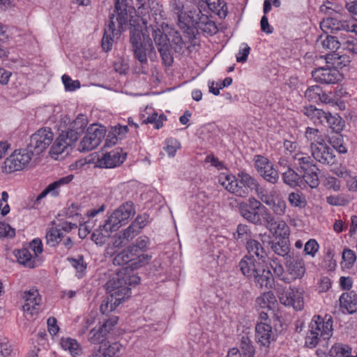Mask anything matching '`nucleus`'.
Segmentation results:
<instances>
[{
    "label": "nucleus",
    "mask_w": 357,
    "mask_h": 357,
    "mask_svg": "<svg viewBox=\"0 0 357 357\" xmlns=\"http://www.w3.org/2000/svg\"><path fill=\"white\" fill-rule=\"evenodd\" d=\"M130 40L132 45V50L135 57L142 63H147L146 50L150 48L153 50V43L151 38L152 30L155 27L152 24H129Z\"/></svg>",
    "instance_id": "f257e3e1"
},
{
    "label": "nucleus",
    "mask_w": 357,
    "mask_h": 357,
    "mask_svg": "<svg viewBox=\"0 0 357 357\" xmlns=\"http://www.w3.org/2000/svg\"><path fill=\"white\" fill-rule=\"evenodd\" d=\"M140 282V278L135 274H131L128 270H120L117 271L106 283L107 292L119 295L124 298L130 295V286H135Z\"/></svg>",
    "instance_id": "f03ea898"
},
{
    "label": "nucleus",
    "mask_w": 357,
    "mask_h": 357,
    "mask_svg": "<svg viewBox=\"0 0 357 357\" xmlns=\"http://www.w3.org/2000/svg\"><path fill=\"white\" fill-rule=\"evenodd\" d=\"M151 259L152 256L148 254L136 253V248L129 245L114 257L113 263L118 266L128 265L123 270L130 268L132 271L148 264Z\"/></svg>",
    "instance_id": "7ed1b4c3"
},
{
    "label": "nucleus",
    "mask_w": 357,
    "mask_h": 357,
    "mask_svg": "<svg viewBox=\"0 0 357 357\" xmlns=\"http://www.w3.org/2000/svg\"><path fill=\"white\" fill-rule=\"evenodd\" d=\"M169 6L172 15L178 22H213L209 20L208 15L202 14L198 8L183 12L184 6L180 0H170Z\"/></svg>",
    "instance_id": "20e7f679"
},
{
    "label": "nucleus",
    "mask_w": 357,
    "mask_h": 357,
    "mask_svg": "<svg viewBox=\"0 0 357 357\" xmlns=\"http://www.w3.org/2000/svg\"><path fill=\"white\" fill-rule=\"evenodd\" d=\"M33 155L28 147L15 150L4 161L2 166L3 172L9 174L26 168L29 166Z\"/></svg>",
    "instance_id": "39448f33"
},
{
    "label": "nucleus",
    "mask_w": 357,
    "mask_h": 357,
    "mask_svg": "<svg viewBox=\"0 0 357 357\" xmlns=\"http://www.w3.org/2000/svg\"><path fill=\"white\" fill-rule=\"evenodd\" d=\"M53 139L50 128H40L31 136L27 147L34 155H39L52 144Z\"/></svg>",
    "instance_id": "423d86ee"
},
{
    "label": "nucleus",
    "mask_w": 357,
    "mask_h": 357,
    "mask_svg": "<svg viewBox=\"0 0 357 357\" xmlns=\"http://www.w3.org/2000/svg\"><path fill=\"white\" fill-rule=\"evenodd\" d=\"M135 214V210L133 203L127 202L114 210L105 222H107L114 231H116L121 226L126 225L128 220Z\"/></svg>",
    "instance_id": "0eeeda50"
},
{
    "label": "nucleus",
    "mask_w": 357,
    "mask_h": 357,
    "mask_svg": "<svg viewBox=\"0 0 357 357\" xmlns=\"http://www.w3.org/2000/svg\"><path fill=\"white\" fill-rule=\"evenodd\" d=\"M105 135L103 127L93 124L87 128L86 133L79 144V151L86 152L100 145Z\"/></svg>",
    "instance_id": "6e6552de"
},
{
    "label": "nucleus",
    "mask_w": 357,
    "mask_h": 357,
    "mask_svg": "<svg viewBox=\"0 0 357 357\" xmlns=\"http://www.w3.org/2000/svg\"><path fill=\"white\" fill-rule=\"evenodd\" d=\"M277 295L280 302L296 310H301L303 307V298L301 291L291 287H279L277 289Z\"/></svg>",
    "instance_id": "1a4fd4ad"
},
{
    "label": "nucleus",
    "mask_w": 357,
    "mask_h": 357,
    "mask_svg": "<svg viewBox=\"0 0 357 357\" xmlns=\"http://www.w3.org/2000/svg\"><path fill=\"white\" fill-rule=\"evenodd\" d=\"M132 13H135V9L128 6V0H115L114 10L109 14L110 22L114 19L117 22H136Z\"/></svg>",
    "instance_id": "9d476101"
},
{
    "label": "nucleus",
    "mask_w": 357,
    "mask_h": 357,
    "mask_svg": "<svg viewBox=\"0 0 357 357\" xmlns=\"http://www.w3.org/2000/svg\"><path fill=\"white\" fill-rule=\"evenodd\" d=\"M285 267L287 271V284L302 278L305 273L304 261L298 256H288L286 258Z\"/></svg>",
    "instance_id": "9b49d317"
},
{
    "label": "nucleus",
    "mask_w": 357,
    "mask_h": 357,
    "mask_svg": "<svg viewBox=\"0 0 357 357\" xmlns=\"http://www.w3.org/2000/svg\"><path fill=\"white\" fill-rule=\"evenodd\" d=\"M152 26L158 27L164 36H167L169 47L171 46L176 52H183L185 43L180 33L169 24H152Z\"/></svg>",
    "instance_id": "f8f14e48"
},
{
    "label": "nucleus",
    "mask_w": 357,
    "mask_h": 357,
    "mask_svg": "<svg viewBox=\"0 0 357 357\" xmlns=\"http://www.w3.org/2000/svg\"><path fill=\"white\" fill-rule=\"evenodd\" d=\"M312 76L315 81L324 84H334L342 79L336 68H318L312 72Z\"/></svg>",
    "instance_id": "ddd939ff"
},
{
    "label": "nucleus",
    "mask_w": 357,
    "mask_h": 357,
    "mask_svg": "<svg viewBox=\"0 0 357 357\" xmlns=\"http://www.w3.org/2000/svg\"><path fill=\"white\" fill-rule=\"evenodd\" d=\"M151 30L152 38H153L163 62L167 66H171L173 62V59L169 52L167 36H164L162 31H160L158 27Z\"/></svg>",
    "instance_id": "4468645a"
},
{
    "label": "nucleus",
    "mask_w": 357,
    "mask_h": 357,
    "mask_svg": "<svg viewBox=\"0 0 357 357\" xmlns=\"http://www.w3.org/2000/svg\"><path fill=\"white\" fill-rule=\"evenodd\" d=\"M255 167L258 173L268 182L275 184L278 182L279 175L273 165L266 158L258 156L255 160Z\"/></svg>",
    "instance_id": "2eb2a0df"
},
{
    "label": "nucleus",
    "mask_w": 357,
    "mask_h": 357,
    "mask_svg": "<svg viewBox=\"0 0 357 357\" xmlns=\"http://www.w3.org/2000/svg\"><path fill=\"white\" fill-rule=\"evenodd\" d=\"M312 155L320 163L324 165H333L335 161L333 150L323 141L320 144H315L311 149Z\"/></svg>",
    "instance_id": "dca6fc26"
},
{
    "label": "nucleus",
    "mask_w": 357,
    "mask_h": 357,
    "mask_svg": "<svg viewBox=\"0 0 357 357\" xmlns=\"http://www.w3.org/2000/svg\"><path fill=\"white\" fill-rule=\"evenodd\" d=\"M23 299L24 300V304L22 305L23 311L31 317L37 314L41 303V297L39 296L38 290L32 288L24 291Z\"/></svg>",
    "instance_id": "f3484780"
},
{
    "label": "nucleus",
    "mask_w": 357,
    "mask_h": 357,
    "mask_svg": "<svg viewBox=\"0 0 357 357\" xmlns=\"http://www.w3.org/2000/svg\"><path fill=\"white\" fill-rule=\"evenodd\" d=\"M264 219L266 223V227L272 232L274 235L286 238L288 237L289 227L287 223L282 220H277L271 213H268L264 217Z\"/></svg>",
    "instance_id": "a211bd4d"
},
{
    "label": "nucleus",
    "mask_w": 357,
    "mask_h": 357,
    "mask_svg": "<svg viewBox=\"0 0 357 357\" xmlns=\"http://www.w3.org/2000/svg\"><path fill=\"white\" fill-rule=\"evenodd\" d=\"M332 327L333 321L331 317L324 321L320 316L314 317L309 326L310 330L317 332L319 335L323 336L324 339H328L331 335Z\"/></svg>",
    "instance_id": "6ab92c4d"
},
{
    "label": "nucleus",
    "mask_w": 357,
    "mask_h": 357,
    "mask_svg": "<svg viewBox=\"0 0 357 357\" xmlns=\"http://www.w3.org/2000/svg\"><path fill=\"white\" fill-rule=\"evenodd\" d=\"M73 175H68L48 185L40 195L36 197L35 204L38 203L47 195L52 197H57L59 195L61 187L70 183L73 181Z\"/></svg>",
    "instance_id": "aec40b11"
},
{
    "label": "nucleus",
    "mask_w": 357,
    "mask_h": 357,
    "mask_svg": "<svg viewBox=\"0 0 357 357\" xmlns=\"http://www.w3.org/2000/svg\"><path fill=\"white\" fill-rule=\"evenodd\" d=\"M219 182L226 190L236 196L245 197L249 193L247 188L238 187V179L233 175L222 174L219 178Z\"/></svg>",
    "instance_id": "412c9836"
},
{
    "label": "nucleus",
    "mask_w": 357,
    "mask_h": 357,
    "mask_svg": "<svg viewBox=\"0 0 357 357\" xmlns=\"http://www.w3.org/2000/svg\"><path fill=\"white\" fill-rule=\"evenodd\" d=\"M88 120L85 115L79 114L77 118L70 124L69 128L64 132L73 142H76L79 137L84 132L87 126Z\"/></svg>",
    "instance_id": "4be33fe9"
},
{
    "label": "nucleus",
    "mask_w": 357,
    "mask_h": 357,
    "mask_svg": "<svg viewBox=\"0 0 357 357\" xmlns=\"http://www.w3.org/2000/svg\"><path fill=\"white\" fill-rule=\"evenodd\" d=\"M75 142L71 140L64 132H62L56 138L55 142L51 146L50 154L52 158H56L60 154L66 151L68 153V149L70 148Z\"/></svg>",
    "instance_id": "5701e85b"
},
{
    "label": "nucleus",
    "mask_w": 357,
    "mask_h": 357,
    "mask_svg": "<svg viewBox=\"0 0 357 357\" xmlns=\"http://www.w3.org/2000/svg\"><path fill=\"white\" fill-rule=\"evenodd\" d=\"M255 338L257 342L261 345L268 346L274 340L272 327L266 323H258L255 327Z\"/></svg>",
    "instance_id": "b1692460"
},
{
    "label": "nucleus",
    "mask_w": 357,
    "mask_h": 357,
    "mask_svg": "<svg viewBox=\"0 0 357 357\" xmlns=\"http://www.w3.org/2000/svg\"><path fill=\"white\" fill-rule=\"evenodd\" d=\"M123 24H108L105 28V33L102 39V47L105 52L112 49L113 37L119 36Z\"/></svg>",
    "instance_id": "393cba45"
},
{
    "label": "nucleus",
    "mask_w": 357,
    "mask_h": 357,
    "mask_svg": "<svg viewBox=\"0 0 357 357\" xmlns=\"http://www.w3.org/2000/svg\"><path fill=\"white\" fill-rule=\"evenodd\" d=\"M238 267L243 275L252 278L255 274H257L259 268V263H257L253 256H245L240 261Z\"/></svg>",
    "instance_id": "a878e982"
},
{
    "label": "nucleus",
    "mask_w": 357,
    "mask_h": 357,
    "mask_svg": "<svg viewBox=\"0 0 357 357\" xmlns=\"http://www.w3.org/2000/svg\"><path fill=\"white\" fill-rule=\"evenodd\" d=\"M125 158L121 151L116 149L104 154L100 163L107 168H112L123 163Z\"/></svg>",
    "instance_id": "bb28decb"
},
{
    "label": "nucleus",
    "mask_w": 357,
    "mask_h": 357,
    "mask_svg": "<svg viewBox=\"0 0 357 357\" xmlns=\"http://www.w3.org/2000/svg\"><path fill=\"white\" fill-rule=\"evenodd\" d=\"M340 306L347 310L348 313L357 312V294L355 291L344 293L340 297Z\"/></svg>",
    "instance_id": "cd10ccee"
},
{
    "label": "nucleus",
    "mask_w": 357,
    "mask_h": 357,
    "mask_svg": "<svg viewBox=\"0 0 357 357\" xmlns=\"http://www.w3.org/2000/svg\"><path fill=\"white\" fill-rule=\"evenodd\" d=\"M252 278L255 283L260 287L270 289L273 284V273L269 269L259 268L257 271V274H255Z\"/></svg>",
    "instance_id": "c85d7f7f"
},
{
    "label": "nucleus",
    "mask_w": 357,
    "mask_h": 357,
    "mask_svg": "<svg viewBox=\"0 0 357 357\" xmlns=\"http://www.w3.org/2000/svg\"><path fill=\"white\" fill-rule=\"evenodd\" d=\"M108 293L110 296L105 298L100 306V311L102 314H107L114 311L121 301L124 299L123 296H119V295H113L112 292Z\"/></svg>",
    "instance_id": "c756f323"
},
{
    "label": "nucleus",
    "mask_w": 357,
    "mask_h": 357,
    "mask_svg": "<svg viewBox=\"0 0 357 357\" xmlns=\"http://www.w3.org/2000/svg\"><path fill=\"white\" fill-rule=\"evenodd\" d=\"M113 231H115L105 222L103 225L100 226L99 229L92 234L91 238L96 244L102 245L106 242Z\"/></svg>",
    "instance_id": "7c9ffc66"
},
{
    "label": "nucleus",
    "mask_w": 357,
    "mask_h": 357,
    "mask_svg": "<svg viewBox=\"0 0 357 357\" xmlns=\"http://www.w3.org/2000/svg\"><path fill=\"white\" fill-rule=\"evenodd\" d=\"M305 97L309 100L314 102H328L329 97L327 94L324 93L322 89L318 85H314L309 87L305 93Z\"/></svg>",
    "instance_id": "2f4dec72"
},
{
    "label": "nucleus",
    "mask_w": 357,
    "mask_h": 357,
    "mask_svg": "<svg viewBox=\"0 0 357 357\" xmlns=\"http://www.w3.org/2000/svg\"><path fill=\"white\" fill-rule=\"evenodd\" d=\"M246 248L248 252V256L255 255L259 260L265 262L266 252L259 242L254 239H250L247 241Z\"/></svg>",
    "instance_id": "473e14b6"
},
{
    "label": "nucleus",
    "mask_w": 357,
    "mask_h": 357,
    "mask_svg": "<svg viewBox=\"0 0 357 357\" xmlns=\"http://www.w3.org/2000/svg\"><path fill=\"white\" fill-rule=\"evenodd\" d=\"M320 28L326 33H336L337 31L344 29L347 31L354 32L357 34V24H319Z\"/></svg>",
    "instance_id": "72a5a7b5"
},
{
    "label": "nucleus",
    "mask_w": 357,
    "mask_h": 357,
    "mask_svg": "<svg viewBox=\"0 0 357 357\" xmlns=\"http://www.w3.org/2000/svg\"><path fill=\"white\" fill-rule=\"evenodd\" d=\"M121 349V345L118 342H114L108 345L105 344L92 355V357H114Z\"/></svg>",
    "instance_id": "f704fd0d"
},
{
    "label": "nucleus",
    "mask_w": 357,
    "mask_h": 357,
    "mask_svg": "<svg viewBox=\"0 0 357 357\" xmlns=\"http://www.w3.org/2000/svg\"><path fill=\"white\" fill-rule=\"evenodd\" d=\"M239 213L242 217L249 222L259 225L261 224V218L257 211L250 209L246 203H241L239 206Z\"/></svg>",
    "instance_id": "c9c22d12"
},
{
    "label": "nucleus",
    "mask_w": 357,
    "mask_h": 357,
    "mask_svg": "<svg viewBox=\"0 0 357 357\" xmlns=\"http://www.w3.org/2000/svg\"><path fill=\"white\" fill-rule=\"evenodd\" d=\"M323 125L329 127L335 132L338 133L342 130L344 123L339 115L333 116L331 113H327Z\"/></svg>",
    "instance_id": "e433bc0d"
},
{
    "label": "nucleus",
    "mask_w": 357,
    "mask_h": 357,
    "mask_svg": "<svg viewBox=\"0 0 357 357\" xmlns=\"http://www.w3.org/2000/svg\"><path fill=\"white\" fill-rule=\"evenodd\" d=\"M17 261L20 264L29 268L36 266V257H33L29 249L23 248L17 251L16 254Z\"/></svg>",
    "instance_id": "4c0bfd02"
},
{
    "label": "nucleus",
    "mask_w": 357,
    "mask_h": 357,
    "mask_svg": "<svg viewBox=\"0 0 357 357\" xmlns=\"http://www.w3.org/2000/svg\"><path fill=\"white\" fill-rule=\"evenodd\" d=\"M304 113L310 119H312L314 123H319L323 125L324 119H326L327 112L323 109H317L313 106H310L304 109Z\"/></svg>",
    "instance_id": "58836bf2"
},
{
    "label": "nucleus",
    "mask_w": 357,
    "mask_h": 357,
    "mask_svg": "<svg viewBox=\"0 0 357 357\" xmlns=\"http://www.w3.org/2000/svg\"><path fill=\"white\" fill-rule=\"evenodd\" d=\"M61 346L65 350L69 351L72 356H78L81 353V348L76 340L70 337H63L61 340Z\"/></svg>",
    "instance_id": "ea45409f"
},
{
    "label": "nucleus",
    "mask_w": 357,
    "mask_h": 357,
    "mask_svg": "<svg viewBox=\"0 0 357 357\" xmlns=\"http://www.w3.org/2000/svg\"><path fill=\"white\" fill-rule=\"evenodd\" d=\"M209 9L215 13L220 20L225 18L227 15V6L220 0H204Z\"/></svg>",
    "instance_id": "a19ab883"
},
{
    "label": "nucleus",
    "mask_w": 357,
    "mask_h": 357,
    "mask_svg": "<svg viewBox=\"0 0 357 357\" xmlns=\"http://www.w3.org/2000/svg\"><path fill=\"white\" fill-rule=\"evenodd\" d=\"M331 355L333 357H357L351 354V348L346 344H336L331 349Z\"/></svg>",
    "instance_id": "79ce46f5"
},
{
    "label": "nucleus",
    "mask_w": 357,
    "mask_h": 357,
    "mask_svg": "<svg viewBox=\"0 0 357 357\" xmlns=\"http://www.w3.org/2000/svg\"><path fill=\"white\" fill-rule=\"evenodd\" d=\"M317 167L303 172L302 177L305 182L311 188H315L319 185V179L317 171Z\"/></svg>",
    "instance_id": "37998d69"
},
{
    "label": "nucleus",
    "mask_w": 357,
    "mask_h": 357,
    "mask_svg": "<svg viewBox=\"0 0 357 357\" xmlns=\"http://www.w3.org/2000/svg\"><path fill=\"white\" fill-rule=\"evenodd\" d=\"M269 206L275 215L280 216L284 215L287 209L286 202L279 194L274 198Z\"/></svg>",
    "instance_id": "c03bdc74"
},
{
    "label": "nucleus",
    "mask_w": 357,
    "mask_h": 357,
    "mask_svg": "<svg viewBox=\"0 0 357 357\" xmlns=\"http://www.w3.org/2000/svg\"><path fill=\"white\" fill-rule=\"evenodd\" d=\"M282 179L285 184L295 187L298 185L301 177L298 173L290 167L282 173Z\"/></svg>",
    "instance_id": "a18cd8bd"
},
{
    "label": "nucleus",
    "mask_w": 357,
    "mask_h": 357,
    "mask_svg": "<svg viewBox=\"0 0 357 357\" xmlns=\"http://www.w3.org/2000/svg\"><path fill=\"white\" fill-rule=\"evenodd\" d=\"M288 201L294 206L303 208L307 205V201L305 196L300 192H292L289 194Z\"/></svg>",
    "instance_id": "49530a36"
},
{
    "label": "nucleus",
    "mask_w": 357,
    "mask_h": 357,
    "mask_svg": "<svg viewBox=\"0 0 357 357\" xmlns=\"http://www.w3.org/2000/svg\"><path fill=\"white\" fill-rule=\"evenodd\" d=\"M294 159L297 161L302 172L311 168L313 169L314 167L316 166L314 164H313V160L310 156L302 153L296 154Z\"/></svg>",
    "instance_id": "de8ad7c7"
},
{
    "label": "nucleus",
    "mask_w": 357,
    "mask_h": 357,
    "mask_svg": "<svg viewBox=\"0 0 357 357\" xmlns=\"http://www.w3.org/2000/svg\"><path fill=\"white\" fill-rule=\"evenodd\" d=\"M63 236V232L59 228H51L46 234V242L51 246H55Z\"/></svg>",
    "instance_id": "09e8293b"
},
{
    "label": "nucleus",
    "mask_w": 357,
    "mask_h": 357,
    "mask_svg": "<svg viewBox=\"0 0 357 357\" xmlns=\"http://www.w3.org/2000/svg\"><path fill=\"white\" fill-rule=\"evenodd\" d=\"M305 137L310 142V149H312L316 144H320L324 141V138L319 135L318 129L307 127L305 130Z\"/></svg>",
    "instance_id": "8fccbe9b"
},
{
    "label": "nucleus",
    "mask_w": 357,
    "mask_h": 357,
    "mask_svg": "<svg viewBox=\"0 0 357 357\" xmlns=\"http://www.w3.org/2000/svg\"><path fill=\"white\" fill-rule=\"evenodd\" d=\"M258 198L267 206H269L274 198L278 194L275 190L268 192L262 188H258L256 190Z\"/></svg>",
    "instance_id": "3c124183"
},
{
    "label": "nucleus",
    "mask_w": 357,
    "mask_h": 357,
    "mask_svg": "<svg viewBox=\"0 0 357 357\" xmlns=\"http://www.w3.org/2000/svg\"><path fill=\"white\" fill-rule=\"evenodd\" d=\"M238 177L240 178L241 183L247 188L248 190L250 188V190H255L256 191L257 189L259 187L257 181L245 172L239 173Z\"/></svg>",
    "instance_id": "603ef678"
},
{
    "label": "nucleus",
    "mask_w": 357,
    "mask_h": 357,
    "mask_svg": "<svg viewBox=\"0 0 357 357\" xmlns=\"http://www.w3.org/2000/svg\"><path fill=\"white\" fill-rule=\"evenodd\" d=\"M271 249L278 255L285 257L289 252V247L285 238L273 243Z\"/></svg>",
    "instance_id": "864d4df0"
},
{
    "label": "nucleus",
    "mask_w": 357,
    "mask_h": 357,
    "mask_svg": "<svg viewBox=\"0 0 357 357\" xmlns=\"http://www.w3.org/2000/svg\"><path fill=\"white\" fill-rule=\"evenodd\" d=\"M204 33L209 36L215 34L220 29H224L223 24H196Z\"/></svg>",
    "instance_id": "5fc2aeb1"
},
{
    "label": "nucleus",
    "mask_w": 357,
    "mask_h": 357,
    "mask_svg": "<svg viewBox=\"0 0 357 357\" xmlns=\"http://www.w3.org/2000/svg\"><path fill=\"white\" fill-rule=\"evenodd\" d=\"M234 237L236 240L248 241L251 237V232L249 227L245 225H239L237 227L236 233H234Z\"/></svg>",
    "instance_id": "6e6d98bb"
},
{
    "label": "nucleus",
    "mask_w": 357,
    "mask_h": 357,
    "mask_svg": "<svg viewBox=\"0 0 357 357\" xmlns=\"http://www.w3.org/2000/svg\"><path fill=\"white\" fill-rule=\"evenodd\" d=\"M180 148L181 144L177 139L169 138L165 140L164 150L169 157H174L176 151Z\"/></svg>",
    "instance_id": "4d7b16f0"
},
{
    "label": "nucleus",
    "mask_w": 357,
    "mask_h": 357,
    "mask_svg": "<svg viewBox=\"0 0 357 357\" xmlns=\"http://www.w3.org/2000/svg\"><path fill=\"white\" fill-rule=\"evenodd\" d=\"M63 84L67 91H73L80 88L81 84L79 80H72L67 75H63L61 77Z\"/></svg>",
    "instance_id": "13d9d810"
},
{
    "label": "nucleus",
    "mask_w": 357,
    "mask_h": 357,
    "mask_svg": "<svg viewBox=\"0 0 357 357\" xmlns=\"http://www.w3.org/2000/svg\"><path fill=\"white\" fill-rule=\"evenodd\" d=\"M322 46L331 51L334 52L340 47V43L336 37L328 35L326 38L322 41Z\"/></svg>",
    "instance_id": "bf43d9fd"
},
{
    "label": "nucleus",
    "mask_w": 357,
    "mask_h": 357,
    "mask_svg": "<svg viewBox=\"0 0 357 357\" xmlns=\"http://www.w3.org/2000/svg\"><path fill=\"white\" fill-rule=\"evenodd\" d=\"M250 52V47L247 43H242L238 54H236V61L238 63H245L248 60V56Z\"/></svg>",
    "instance_id": "052dcab7"
},
{
    "label": "nucleus",
    "mask_w": 357,
    "mask_h": 357,
    "mask_svg": "<svg viewBox=\"0 0 357 357\" xmlns=\"http://www.w3.org/2000/svg\"><path fill=\"white\" fill-rule=\"evenodd\" d=\"M319 248V244L314 239H310L305 244L304 252L306 255H310L314 257L318 252Z\"/></svg>",
    "instance_id": "680f3d73"
},
{
    "label": "nucleus",
    "mask_w": 357,
    "mask_h": 357,
    "mask_svg": "<svg viewBox=\"0 0 357 357\" xmlns=\"http://www.w3.org/2000/svg\"><path fill=\"white\" fill-rule=\"evenodd\" d=\"M71 264L77 271V278H82L86 268L83 258L79 257L78 259H72Z\"/></svg>",
    "instance_id": "e2e57ef3"
},
{
    "label": "nucleus",
    "mask_w": 357,
    "mask_h": 357,
    "mask_svg": "<svg viewBox=\"0 0 357 357\" xmlns=\"http://www.w3.org/2000/svg\"><path fill=\"white\" fill-rule=\"evenodd\" d=\"M319 336L317 332H313L311 330H309V332L305 337V345L309 348L315 347L319 340Z\"/></svg>",
    "instance_id": "0e129e2a"
},
{
    "label": "nucleus",
    "mask_w": 357,
    "mask_h": 357,
    "mask_svg": "<svg viewBox=\"0 0 357 357\" xmlns=\"http://www.w3.org/2000/svg\"><path fill=\"white\" fill-rule=\"evenodd\" d=\"M150 244L149 238L146 236H139L135 244L130 245V247L136 248V253L139 254V250H144L148 248Z\"/></svg>",
    "instance_id": "69168bd1"
},
{
    "label": "nucleus",
    "mask_w": 357,
    "mask_h": 357,
    "mask_svg": "<svg viewBox=\"0 0 357 357\" xmlns=\"http://www.w3.org/2000/svg\"><path fill=\"white\" fill-rule=\"evenodd\" d=\"M135 225L130 224L126 229L121 233L123 234V238L127 240L128 242L132 241L137 235L139 234V231L135 227Z\"/></svg>",
    "instance_id": "338daca9"
},
{
    "label": "nucleus",
    "mask_w": 357,
    "mask_h": 357,
    "mask_svg": "<svg viewBox=\"0 0 357 357\" xmlns=\"http://www.w3.org/2000/svg\"><path fill=\"white\" fill-rule=\"evenodd\" d=\"M332 59L333 60V64L336 66V68H342L349 65L350 59L347 55H338L335 54L333 56Z\"/></svg>",
    "instance_id": "774afa93"
}]
</instances>
